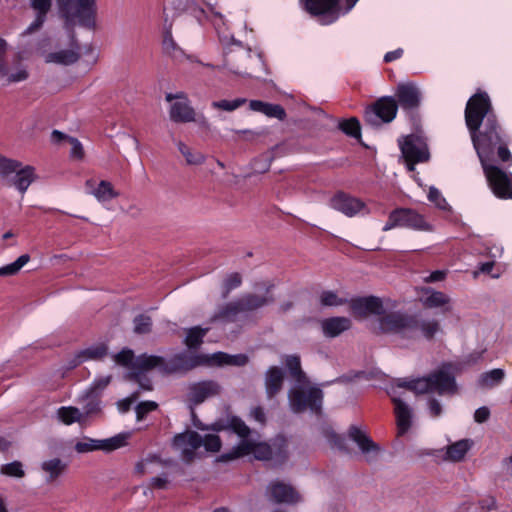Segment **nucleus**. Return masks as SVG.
Instances as JSON below:
<instances>
[{"label": "nucleus", "mask_w": 512, "mask_h": 512, "mask_svg": "<svg viewBox=\"0 0 512 512\" xmlns=\"http://www.w3.org/2000/svg\"><path fill=\"white\" fill-rule=\"evenodd\" d=\"M330 206L347 217H353L365 209V203L344 191L336 192L330 199Z\"/></svg>", "instance_id": "17"}, {"label": "nucleus", "mask_w": 512, "mask_h": 512, "mask_svg": "<svg viewBox=\"0 0 512 512\" xmlns=\"http://www.w3.org/2000/svg\"><path fill=\"white\" fill-rule=\"evenodd\" d=\"M157 407H158V404L154 401L140 402L135 408L137 420L138 421L143 420L147 416L148 413L156 410Z\"/></svg>", "instance_id": "53"}, {"label": "nucleus", "mask_w": 512, "mask_h": 512, "mask_svg": "<svg viewBox=\"0 0 512 512\" xmlns=\"http://www.w3.org/2000/svg\"><path fill=\"white\" fill-rule=\"evenodd\" d=\"M274 160V155L272 151H266L262 154H260L258 157L254 158L252 161V169L256 173H265L267 172L271 164Z\"/></svg>", "instance_id": "40"}, {"label": "nucleus", "mask_w": 512, "mask_h": 512, "mask_svg": "<svg viewBox=\"0 0 512 512\" xmlns=\"http://www.w3.org/2000/svg\"><path fill=\"white\" fill-rule=\"evenodd\" d=\"M440 323L438 320H421L417 316V328L415 330V339L422 335L426 340L430 341L440 331Z\"/></svg>", "instance_id": "30"}, {"label": "nucleus", "mask_w": 512, "mask_h": 512, "mask_svg": "<svg viewBox=\"0 0 512 512\" xmlns=\"http://www.w3.org/2000/svg\"><path fill=\"white\" fill-rule=\"evenodd\" d=\"M177 146L188 165H201L204 163L205 156L201 152L191 149L182 141H179Z\"/></svg>", "instance_id": "37"}, {"label": "nucleus", "mask_w": 512, "mask_h": 512, "mask_svg": "<svg viewBox=\"0 0 512 512\" xmlns=\"http://www.w3.org/2000/svg\"><path fill=\"white\" fill-rule=\"evenodd\" d=\"M246 102L243 98H237L234 100H220V101H213L212 107L215 109L223 110V111H234L241 107Z\"/></svg>", "instance_id": "49"}, {"label": "nucleus", "mask_w": 512, "mask_h": 512, "mask_svg": "<svg viewBox=\"0 0 512 512\" xmlns=\"http://www.w3.org/2000/svg\"><path fill=\"white\" fill-rule=\"evenodd\" d=\"M397 112L398 106L395 98L383 96L366 108L364 121L373 127H378L383 123L392 122L396 118Z\"/></svg>", "instance_id": "12"}, {"label": "nucleus", "mask_w": 512, "mask_h": 512, "mask_svg": "<svg viewBox=\"0 0 512 512\" xmlns=\"http://www.w3.org/2000/svg\"><path fill=\"white\" fill-rule=\"evenodd\" d=\"M0 472L4 475L11 477H23L24 471L22 469V464L18 461H14L8 464H4L0 468Z\"/></svg>", "instance_id": "51"}, {"label": "nucleus", "mask_w": 512, "mask_h": 512, "mask_svg": "<svg viewBox=\"0 0 512 512\" xmlns=\"http://www.w3.org/2000/svg\"><path fill=\"white\" fill-rule=\"evenodd\" d=\"M392 403L394 404V412L396 416L398 435L402 436L408 432L411 427L412 412L410 407L399 397L395 395V389L392 388L388 392Z\"/></svg>", "instance_id": "22"}, {"label": "nucleus", "mask_w": 512, "mask_h": 512, "mask_svg": "<svg viewBox=\"0 0 512 512\" xmlns=\"http://www.w3.org/2000/svg\"><path fill=\"white\" fill-rule=\"evenodd\" d=\"M107 354V347L103 344L85 349L81 356L85 359H102Z\"/></svg>", "instance_id": "52"}, {"label": "nucleus", "mask_w": 512, "mask_h": 512, "mask_svg": "<svg viewBox=\"0 0 512 512\" xmlns=\"http://www.w3.org/2000/svg\"><path fill=\"white\" fill-rule=\"evenodd\" d=\"M195 426L200 429V430H208V429H211L213 431H216V432H220V431H224V430H228L229 427H228V421H224V420H219V421H216L215 423H213L210 427L208 426H205L201 423H195Z\"/></svg>", "instance_id": "58"}, {"label": "nucleus", "mask_w": 512, "mask_h": 512, "mask_svg": "<svg viewBox=\"0 0 512 512\" xmlns=\"http://www.w3.org/2000/svg\"><path fill=\"white\" fill-rule=\"evenodd\" d=\"M489 417L490 410L485 406L476 409L474 413V420L477 423H484L489 419Z\"/></svg>", "instance_id": "62"}, {"label": "nucleus", "mask_w": 512, "mask_h": 512, "mask_svg": "<svg viewBox=\"0 0 512 512\" xmlns=\"http://www.w3.org/2000/svg\"><path fill=\"white\" fill-rule=\"evenodd\" d=\"M326 437L330 444L339 450L346 451V439L344 436L334 432V431H328L326 433Z\"/></svg>", "instance_id": "57"}, {"label": "nucleus", "mask_w": 512, "mask_h": 512, "mask_svg": "<svg viewBox=\"0 0 512 512\" xmlns=\"http://www.w3.org/2000/svg\"><path fill=\"white\" fill-rule=\"evenodd\" d=\"M253 455L257 460H272L280 466L288 459V445L285 439L275 441L272 445L265 442L255 443Z\"/></svg>", "instance_id": "14"}, {"label": "nucleus", "mask_w": 512, "mask_h": 512, "mask_svg": "<svg viewBox=\"0 0 512 512\" xmlns=\"http://www.w3.org/2000/svg\"><path fill=\"white\" fill-rule=\"evenodd\" d=\"M350 308L355 316L360 317L368 315H378L381 317L384 312L382 300L373 295L352 299Z\"/></svg>", "instance_id": "19"}, {"label": "nucleus", "mask_w": 512, "mask_h": 512, "mask_svg": "<svg viewBox=\"0 0 512 512\" xmlns=\"http://www.w3.org/2000/svg\"><path fill=\"white\" fill-rule=\"evenodd\" d=\"M79 59V54L73 50H61L57 52L49 53L46 57L47 62L70 65L77 62Z\"/></svg>", "instance_id": "34"}, {"label": "nucleus", "mask_w": 512, "mask_h": 512, "mask_svg": "<svg viewBox=\"0 0 512 512\" xmlns=\"http://www.w3.org/2000/svg\"><path fill=\"white\" fill-rule=\"evenodd\" d=\"M71 157L77 160H81L84 157V149L82 144L76 138H71Z\"/></svg>", "instance_id": "59"}, {"label": "nucleus", "mask_w": 512, "mask_h": 512, "mask_svg": "<svg viewBox=\"0 0 512 512\" xmlns=\"http://www.w3.org/2000/svg\"><path fill=\"white\" fill-rule=\"evenodd\" d=\"M273 302V296L246 293L236 300L221 306L213 316V320L235 322L239 314L255 311Z\"/></svg>", "instance_id": "4"}, {"label": "nucleus", "mask_w": 512, "mask_h": 512, "mask_svg": "<svg viewBox=\"0 0 512 512\" xmlns=\"http://www.w3.org/2000/svg\"><path fill=\"white\" fill-rule=\"evenodd\" d=\"M98 441L99 440L86 438L85 441L77 442L74 448L78 453H86L94 450H101Z\"/></svg>", "instance_id": "54"}, {"label": "nucleus", "mask_w": 512, "mask_h": 512, "mask_svg": "<svg viewBox=\"0 0 512 512\" xmlns=\"http://www.w3.org/2000/svg\"><path fill=\"white\" fill-rule=\"evenodd\" d=\"M129 433H119L111 438L99 440V447L103 451H114L116 449L126 446Z\"/></svg>", "instance_id": "36"}, {"label": "nucleus", "mask_w": 512, "mask_h": 512, "mask_svg": "<svg viewBox=\"0 0 512 512\" xmlns=\"http://www.w3.org/2000/svg\"><path fill=\"white\" fill-rule=\"evenodd\" d=\"M115 360L118 364L123 366H131L133 369V363L135 361L134 353L130 349H123L115 356Z\"/></svg>", "instance_id": "56"}, {"label": "nucleus", "mask_w": 512, "mask_h": 512, "mask_svg": "<svg viewBox=\"0 0 512 512\" xmlns=\"http://www.w3.org/2000/svg\"><path fill=\"white\" fill-rule=\"evenodd\" d=\"M351 324L347 317H330L322 321V330L326 337L334 338L350 329Z\"/></svg>", "instance_id": "27"}, {"label": "nucleus", "mask_w": 512, "mask_h": 512, "mask_svg": "<svg viewBox=\"0 0 512 512\" xmlns=\"http://www.w3.org/2000/svg\"><path fill=\"white\" fill-rule=\"evenodd\" d=\"M394 98L398 108L400 107L413 122H416L418 120L417 113L423 99L419 86L414 82L399 83Z\"/></svg>", "instance_id": "11"}, {"label": "nucleus", "mask_w": 512, "mask_h": 512, "mask_svg": "<svg viewBox=\"0 0 512 512\" xmlns=\"http://www.w3.org/2000/svg\"><path fill=\"white\" fill-rule=\"evenodd\" d=\"M505 377L503 369L495 368L480 375L478 383L482 388H493L499 385Z\"/></svg>", "instance_id": "33"}, {"label": "nucleus", "mask_w": 512, "mask_h": 512, "mask_svg": "<svg viewBox=\"0 0 512 512\" xmlns=\"http://www.w3.org/2000/svg\"><path fill=\"white\" fill-rule=\"evenodd\" d=\"M31 9L35 12V19L26 28L24 34L30 35L39 31L47 20L52 9V0H28Z\"/></svg>", "instance_id": "23"}, {"label": "nucleus", "mask_w": 512, "mask_h": 512, "mask_svg": "<svg viewBox=\"0 0 512 512\" xmlns=\"http://www.w3.org/2000/svg\"><path fill=\"white\" fill-rule=\"evenodd\" d=\"M86 193L93 195L98 202L104 204L119 197V192L114 189L111 182L101 180L96 182L95 179H87L85 182Z\"/></svg>", "instance_id": "21"}, {"label": "nucleus", "mask_w": 512, "mask_h": 512, "mask_svg": "<svg viewBox=\"0 0 512 512\" xmlns=\"http://www.w3.org/2000/svg\"><path fill=\"white\" fill-rule=\"evenodd\" d=\"M163 49L174 59H179L184 54L183 50L180 47H178V45L174 41L170 32H167L164 36Z\"/></svg>", "instance_id": "47"}, {"label": "nucleus", "mask_w": 512, "mask_h": 512, "mask_svg": "<svg viewBox=\"0 0 512 512\" xmlns=\"http://www.w3.org/2000/svg\"><path fill=\"white\" fill-rule=\"evenodd\" d=\"M209 363L207 355H193L187 352H180L166 360L165 374L187 372L198 366Z\"/></svg>", "instance_id": "15"}, {"label": "nucleus", "mask_w": 512, "mask_h": 512, "mask_svg": "<svg viewBox=\"0 0 512 512\" xmlns=\"http://www.w3.org/2000/svg\"><path fill=\"white\" fill-rule=\"evenodd\" d=\"M320 303L322 306L332 307L343 305L345 300L339 298L335 292L326 290L320 295Z\"/></svg>", "instance_id": "50"}, {"label": "nucleus", "mask_w": 512, "mask_h": 512, "mask_svg": "<svg viewBox=\"0 0 512 512\" xmlns=\"http://www.w3.org/2000/svg\"><path fill=\"white\" fill-rule=\"evenodd\" d=\"M285 364L289 370L290 375L297 381L303 382L306 378L305 373L301 368L300 357L297 355H289L286 357Z\"/></svg>", "instance_id": "39"}, {"label": "nucleus", "mask_w": 512, "mask_h": 512, "mask_svg": "<svg viewBox=\"0 0 512 512\" xmlns=\"http://www.w3.org/2000/svg\"><path fill=\"white\" fill-rule=\"evenodd\" d=\"M242 284V277L239 273L234 272L229 274L223 281L222 294L226 298L230 292Z\"/></svg>", "instance_id": "48"}, {"label": "nucleus", "mask_w": 512, "mask_h": 512, "mask_svg": "<svg viewBox=\"0 0 512 512\" xmlns=\"http://www.w3.org/2000/svg\"><path fill=\"white\" fill-rule=\"evenodd\" d=\"M299 2L309 15L318 17L336 11L340 0H299Z\"/></svg>", "instance_id": "24"}, {"label": "nucleus", "mask_w": 512, "mask_h": 512, "mask_svg": "<svg viewBox=\"0 0 512 512\" xmlns=\"http://www.w3.org/2000/svg\"><path fill=\"white\" fill-rule=\"evenodd\" d=\"M100 410V401L98 399H90L84 406V412L88 416L97 414L100 412Z\"/></svg>", "instance_id": "61"}, {"label": "nucleus", "mask_w": 512, "mask_h": 512, "mask_svg": "<svg viewBox=\"0 0 512 512\" xmlns=\"http://www.w3.org/2000/svg\"><path fill=\"white\" fill-rule=\"evenodd\" d=\"M42 470L48 473L47 482L56 480L66 469V464L59 458L50 459L42 463Z\"/></svg>", "instance_id": "35"}, {"label": "nucleus", "mask_w": 512, "mask_h": 512, "mask_svg": "<svg viewBox=\"0 0 512 512\" xmlns=\"http://www.w3.org/2000/svg\"><path fill=\"white\" fill-rule=\"evenodd\" d=\"M415 140L413 135H408L402 142L399 141L401 153L410 171L414 170L416 164L426 162L430 157L427 146L425 144L419 146Z\"/></svg>", "instance_id": "16"}, {"label": "nucleus", "mask_w": 512, "mask_h": 512, "mask_svg": "<svg viewBox=\"0 0 512 512\" xmlns=\"http://www.w3.org/2000/svg\"><path fill=\"white\" fill-rule=\"evenodd\" d=\"M284 371L278 366H271L265 373V389L267 397L274 398L283 387Z\"/></svg>", "instance_id": "25"}, {"label": "nucleus", "mask_w": 512, "mask_h": 512, "mask_svg": "<svg viewBox=\"0 0 512 512\" xmlns=\"http://www.w3.org/2000/svg\"><path fill=\"white\" fill-rule=\"evenodd\" d=\"M472 442L468 439L459 440L447 447L446 459L457 462L464 458L471 448Z\"/></svg>", "instance_id": "32"}, {"label": "nucleus", "mask_w": 512, "mask_h": 512, "mask_svg": "<svg viewBox=\"0 0 512 512\" xmlns=\"http://www.w3.org/2000/svg\"><path fill=\"white\" fill-rule=\"evenodd\" d=\"M450 302L448 295L441 291H431V293L424 299L423 305L426 308L445 307Z\"/></svg>", "instance_id": "41"}, {"label": "nucleus", "mask_w": 512, "mask_h": 512, "mask_svg": "<svg viewBox=\"0 0 512 512\" xmlns=\"http://www.w3.org/2000/svg\"><path fill=\"white\" fill-rule=\"evenodd\" d=\"M464 117L480 163L501 162L510 167L511 137L500 124L490 97L485 91H478L468 99Z\"/></svg>", "instance_id": "1"}, {"label": "nucleus", "mask_w": 512, "mask_h": 512, "mask_svg": "<svg viewBox=\"0 0 512 512\" xmlns=\"http://www.w3.org/2000/svg\"><path fill=\"white\" fill-rule=\"evenodd\" d=\"M30 260L28 254L19 256L13 263L0 267V277L12 276L17 274L21 268L26 265Z\"/></svg>", "instance_id": "42"}, {"label": "nucleus", "mask_w": 512, "mask_h": 512, "mask_svg": "<svg viewBox=\"0 0 512 512\" xmlns=\"http://www.w3.org/2000/svg\"><path fill=\"white\" fill-rule=\"evenodd\" d=\"M348 433L350 439L357 443L364 454H367L371 451L377 452L379 450V447L372 441V439L368 437L363 431H361L357 426H350Z\"/></svg>", "instance_id": "29"}, {"label": "nucleus", "mask_w": 512, "mask_h": 512, "mask_svg": "<svg viewBox=\"0 0 512 512\" xmlns=\"http://www.w3.org/2000/svg\"><path fill=\"white\" fill-rule=\"evenodd\" d=\"M267 493L270 499L278 504L285 503L293 505L302 500L301 495L293 486L281 481L271 482L268 486Z\"/></svg>", "instance_id": "20"}, {"label": "nucleus", "mask_w": 512, "mask_h": 512, "mask_svg": "<svg viewBox=\"0 0 512 512\" xmlns=\"http://www.w3.org/2000/svg\"><path fill=\"white\" fill-rule=\"evenodd\" d=\"M255 442L248 440L247 438H242L239 444L233 447L229 452L221 455V460L231 461L235 460L249 454H253Z\"/></svg>", "instance_id": "31"}, {"label": "nucleus", "mask_w": 512, "mask_h": 512, "mask_svg": "<svg viewBox=\"0 0 512 512\" xmlns=\"http://www.w3.org/2000/svg\"><path fill=\"white\" fill-rule=\"evenodd\" d=\"M379 330L384 334L398 335L403 339L415 340L417 315L402 311L383 312L378 319Z\"/></svg>", "instance_id": "5"}, {"label": "nucleus", "mask_w": 512, "mask_h": 512, "mask_svg": "<svg viewBox=\"0 0 512 512\" xmlns=\"http://www.w3.org/2000/svg\"><path fill=\"white\" fill-rule=\"evenodd\" d=\"M249 107L255 112H260L268 117L284 120L286 117L285 109L279 104H272L261 100H251Z\"/></svg>", "instance_id": "28"}, {"label": "nucleus", "mask_w": 512, "mask_h": 512, "mask_svg": "<svg viewBox=\"0 0 512 512\" xmlns=\"http://www.w3.org/2000/svg\"><path fill=\"white\" fill-rule=\"evenodd\" d=\"M173 445L182 449V458L186 463H191L196 456V450L204 446L208 452H218L222 447L221 439L216 434H207L202 437L198 432L187 430L176 434L173 438Z\"/></svg>", "instance_id": "3"}, {"label": "nucleus", "mask_w": 512, "mask_h": 512, "mask_svg": "<svg viewBox=\"0 0 512 512\" xmlns=\"http://www.w3.org/2000/svg\"><path fill=\"white\" fill-rule=\"evenodd\" d=\"M248 356L245 354L230 355L229 365L244 366L248 363Z\"/></svg>", "instance_id": "63"}, {"label": "nucleus", "mask_w": 512, "mask_h": 512, "mask_svg": "<svg viewBox=\"0 0 512 512\" xmlns=\"http://www.w3.org/2000/svg\"><path fill=\"white\" fill-rule=\"evenodd\" d=\"M12 173H15V176L11 180V185L22 195L36 179L34 167L30 165L22 166L20 161L7 158L0 154V175L7 177Z\"/></svg>", "instance_id": "9"}, {"label": "nucleus", "mask_w": 512, "mask_h": 512, "mask_svg": "<svg viewBox=\"0 0 512 512\" xmlns=\"http://www.w3.org/2000/svg\"><path fill=\"white\" fill-rule=\"evenodd\" d=\"M429 412L433 417H438L441 415L442 406L438 400L434 398L429 400Z\"/></svg>", "instance_id": "64"}, {"label": "nucleus", "mask_w": 512, "mask_h": 512, "mask_svg": "<svg viewBox=\"0 0 512 512\" xmlns=\"http://www.w3.org/2000/svg\"><path fill=\"white\" fill-rule=\"evenodd\" d=\"M207 332V328L204 329L199 326L188 329L185 344L190 349L198 348L203 343V338L206 336Z\"/></svg>", "instance_id": "38"}, {"label": "nucleus", "mask_w": 512, "mask_h": 512, "mask_svg": "<svg viewBox=\"0 0 512 512\" xmlns=\"http://www.w3.org/2000/svg\"><path fill=\"white\" fill-rule=\"evenodd\" d=\"M136 334H148L152 329V319L146 314H139L133 319Z\"/></svg>", "instance_id": "45"}, {"label": "nucleus", "mask_w": 512, "mask_h": 512, "mask_svg": "<svg viewBox=\"0 0 512 512\" xmlns=\"http://www.w3.org/2000/svg\"><path fill=\"white\" fill-rule=\"evenodd\" d=\"M230 355L225 352L214 353L211 358L209 357V363L213 362L216 365H229Z\"/></svg>", "instance_id": "60"}, {"label": "nucleus", "mask_w": 512, "mask_h": 512, "mask_svg": "<svg viewBox=\"0 0 512 512\" xmlns=\"http://www.w3.org/2000/svg\"><path fill=\"white\" fill-rule=\"evenodd\" d=\"M128 378L137 382L143 390H152L151 380L144 373L133 370L129 373Z\"/></svg>", "instance_id": "55"}, {"label": "nucleus", "mask_w": 512, "mask_h": 512, "mask_svg": "<svg viewBox=\"0 0 512 512\" xmlns=\"http://www.w3.org/2000/svg\"><path fill=\"white\" fill-rule=\"evenodd\" d=\"M167 102H173L170 106L169 116L175 123H190L196 120V111L191 106L190 101L183 92L167 93L165 96Z\"/></svg>", "instance_id": "13"}, {"label": "nucleus", "mask_w": 512, "mask_h": 512, "mask_svg": "<svg viewBox=\"0 0 512 512\" xmlns=\"http://www.w3.org/2000/svg\"><path fill=\"white\" fill-rule=\"evenodd\" d=\"M495 163H481L488 186L497 198L512 199V173L504 171Z\"/></svg>", "instance_id": "10"}, {"label": "nucleus", "mask_w": 512, "mask_h": 512, "mask_svg": "<svg viewBox=\"0 0 512 512\" xmlns=\"http://www.w3.org/2000/svg\"><path fill=\"white\" fill-rule=\"evenodd\" d=\"M323 391L318 387L308 389L302 387L291 388L288 394L291 410L296 413H303L310 410L316 415L322 412Z\"/></svg>", "instance_id": "8"}, {"label": "nucleus", "mask_w": 512, "mask_h": 512, "mask_svg": "<svg viewBox=\"0 0 512 512\" xmlns=\"http://www.w3.org/2000/svg\"><path fill=\"white\" fill-rule=\"evenodd\" d=\"M66 22L77 20L79 25L94 29L96 26V0H57Z\"/></svg>", "instance_id": "6"}, {"label": "nucleus", "mask_w": 512, "mask_h": 512, "mask_svg": "<svg viewBox=\"0 0 512 512\" xmlns=\"http://www.w3.org/2000/svg\"><path fill=\"white\" fill-rule=\"evenodd\" d=\"M166 360L161 356L142 354L133 363V370L145 372L157 368L165 374Z\"/></svg>", "instance_id": "26"}, {"label": "nucleus", "mask_w": 512, "mask_h": 512, "mask_svg": "<svg viewBox=\"0 0 512 512\" xmlns=\"http://www.w3.org/2000/svg\"><path fill=\"white\" fill-rule=\"evenodd\" d=\"M394 228H406L416 231H433V226L425 217L412 208L399 207L392 210L383 227V231Z\"/></svg>", "instance_id": "7"}, {"label": "nucleus", "mask_w": 512, "mask_h": 512, "mask_svg": "<svg viewBox=\"0 0 512 512\" xmlns=\"http://www.w3.org/2000/svg\"><path fill=\"white\" fill-rule=\"evenodd\" d=\"M59 419L66 425H71L81 420V413L76 407H61L58 409Z\"/></svg>", "instance_id": "44"}, {"label": "nucleus", "mask_w": 512, "mask_h": 512, "mask_svg": "<svg viewBox=\"0 0 512 512\" xmlns=\"http://www.w3.org/2000/svg\"><path fill=\"white\" fill-rule=\"evenodd\" d=\"M398 388H406L417 394L437 392L439 394L453 393L456 390V382L453 375L444 370L430 373L426 377L407 380L398 379Z\"/></svg>", "instance_id": "2"}, {"label": "nucleus", "mask_w": 512, "mask_h": 512, "mask_svg": "<svg viewBox=\"0 0 512 512\" xmlns=\"http://www.w3.org/2000/svg\"><path fill=\"white\" fill-rule=\"evenodd\" d=\"M339 129L345 133L347 136L353 138L361 137V126L360 122L357 118L351 117L347 120H343L339 123Z\"/></svg>", "instance_id": "43"}, {"label": "nucleus", "mask_w": 512, "mask_h": 512, "mask_svg": "<svg viewBox=\"0 0 512 512\" xmlns=\"http://www.w3.org/2000/svg\"><path fill=\"white\" fill-rule=\"evenodd\" d=\"M228 427L241 438H247L251 432L245 422L237 416H232L228 420Z\"/></svg>", "instance_id": "46"}, {"label": "nucleus", "mask_w": 512, "mask_h": 512, "mask_svg": "<svg viewBox=\"0 0 512 512\" xmlns=\"http://www.w3.org/2000/svg\"><path fill=\"white\" fill-rule=\"evenodd\" d=\"M221 386L214 380H204L189 385L188 400L193 405L202 404L210 397L219 395Z\"/></svg>", "instance_id": "18"}]
</instances>
